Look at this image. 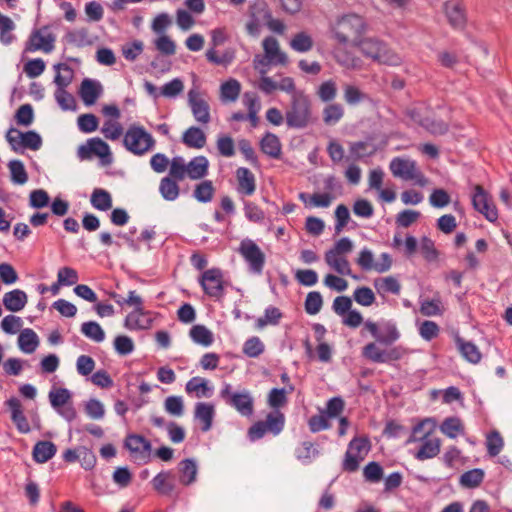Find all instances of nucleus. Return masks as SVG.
Returning <instances> with one entry per match:
<instances>
[{
  "label": "nucleus",
  "mask_w": 512,
  "mask_h": 512,
  "mask_svg": "<svg viewBox=\"0 0 512 512\" xmlns=\"http://www.w3.org/2000/svg\"><path fill=\"white\" fill-rule=\"evenodd\" d=\"M389 168L395 177L404 180H411L414 177V172L417 169L415 161L396 157L390 162Z\"/></svg>",
  "instance_id": "nucleus-19"
},
{
  "label": "nucleus",
  "mask_w": 512,
  "mask_h": 512,
  "mask_svg": "<svg viewBox=\"0 0 512 512\" xmlns=\"http://www.w3.org/2000/svg\"><path fill=\"white\" fill-rule=\"evenodd\" d=\"M295 390L293 384H289L288 387L284 388H273L268 394V404L270 407L278 410L287 403V394L292 393Z\"/></svg>",
  "instance_id": "nucleus-36"
},
{
  "label": "nucleus",
  "mask_w": 512,
  "mask_h": 512,
  "mask_svg": "<svg viewBox=\"0 0 512 512\" xmlns=\"http://www.w3.org/2000/svg\"><path fill=\"white\" fill-rule=\"evenodd\" d=\"M374 286L378 293H392L398 295L401 291L399 281L393 276L376 279Z\"/></svg>",
  "instance_id": "nucleus-40"
},
{
  "label": "nucleus",
  "mask_w": 512,
  "mask_h": 512,
  "mask_svg": "<svg viewBox=\"0 0 512 512\" xmlns=\"http://www.w3.org/2000/svg\"><path fill=\"white\" fill-rule=\"evenodd\" d=\"M365 19L355 13L339 17L332 26L333 38L341 45L355 47L367 32Z\"/></svg>",
  "instance_id": "nucleus-1"
},
{
  "label": "nucleus",
  "mask_w": 512,
  "mask_h": 512,
  "mask_svg": "<svg viewBox=\"0 0 512 512\" xmlns=\"http://www.w3.org/2000/svg\"><path fill=\"white\" fill-rule=\"evenodd\" d=\"M263 49L265 51V57L272 64L285 65L288 61L287 55L282 52L279 48V43L274 37H266L263 40Z\"/></svg>",
  "instance_id": "nucleus-20"
},
{
  "label": "nucleus",
  "mask_w": 512,
  "mask_h": 512,
  "mask_svg": "<svg viewBox=\"0 0 512 512\" xmlns=\"http://www.w3.org/2000/svg\"><path fill=\"white\" fill-rule=\"evenodd\" d=\"M324 259L326 264L336 273L340 275L352 276L355 279L357 278L356 276L352 275L350 263L346 256H334L332 252H326Z\"/></svg>",
  "instance_id": "nucleus-28"
},
{
  "label": "nucleus",
  "mask_w": 512,
  "mask_h": 512,
  "mask_svg": "<svg viewBox=\"0 0 512 512\" xmlns=\"http://www.w3.org/2000/svg\"><path fill=\"white\" fill-rule=\"evenodd\" d=\"M194 342L209 347L214 342V335L204 325H194Z\"/></svg>",
  "instance_id": "nucleus-58"
},
{
  "label": "nucleus",
  "mask_w": 512,
  "mask_h": 512,
  "mask_svg": "<svg viewBox=\"0 0 512 512\" xmlns=\"http://www.w3.org/2000/svg\"><path fill=\"white\" fill-rule=\"evenodd\" d=\"M358 47L364 56L377 61L380 64L398 66L401 64V57L390 49L384 42L375 38H362Z\"/></svg>",
  "instance_id": "nucleus-2"
},
{
  "label": "nucleus",
  "mask_w": 512,
  "mask_h": 512,
  "mask_svg": "<svg viewBox=\"0 0 512 512\" xmlns=\"http://www.w3.org/2000/svg\"><path fill=\"white\" fill-rule=\"evenodd\" d=\"M311 102L304 93H294L291 104L285 113L286 124L290 128L302 129L311 122Z\"/></svg>",
  "instance_id": "nucleus-3"
},
{
  "label": "nucleus",
  "mask_w": 512,
  "mask_h": 512,
  "mask_svg": "<svg viewBox=\"0 0 512 512\" xmlns=\"http://www.w3.org/2000/svg\"><path fill=\"white\" fill-rule=\"evenodd\" d=\"M265 346L257 336L250 337L244 342L243 353L250 358H257L264 352Z\"/></svg>",
  "instance_id": "nucleus-51"
},
{
  "label": "nucleus",
  "mask_w": 512,
  "mask_h": 512,
  "mask_svg": "<svg viewBox=\"0 0 512 512\" xmlns=\"http://www.w3.org/2000/svg\"><path fill=\"white\" fill-rule=\"evenodd\" d=\"M370 448V441L367 437H355L349 442L347 451L364 460Z\"/></svg>",
  "instance_id": "nucleus-42"
},
{
  "label": "nucleus",
  "mask_w": 512,
  "mask_h": 512,
  "mask_svg": "<svg viewBox=\"0 0 512 512\" xmlns=\"http://www.w3.org/2000/svg\"><path fill=\"white\" fill-rule=\"evenodd\" d=\"M322 305L323 298L320 292L312 291L307 294L304 303L306 313L309 315H315L321 310Z\"/></svg>",
  "instance_id": "nucleus-54"
},
{
  "label": "nucleus",
  "mask_w": 512,
  "mask_h": 512,
  "mask_svg": "<svg viewBox=\"0 0 512 512\" xmlns=\"http://www.w3.org/2000/svg\"><path fill=\"white\" fill-rule=\"evenodd\" d=\"M81 332L89 339L95 342H102L105 338V333L102 327L95 321L84 322L81 325Z\"/></svg>",
  "instance_id": "nucleus-48"
},
{
  "label": "nucleus",
  "mask_w": 512,
  "mask_h": 512,
  "mask_svg": "<svg viewBox=\"0 0 512 512\" xmlns=\"http://www.w3.org/2000/svg\"><path fill=\"white\" fill-rule=\"evenodd\" d=\"M71 393L66 388L53 389L49 392V400L51 406L57 410L58 408L68 404Z\"/></svg>",
  "instance_id": "nucleus-52"
},
{
  "label": "nucleus",
  "mask_w": 512,
  "mask_h": 512,
  "mask_svg": "<svg viewBox=\"0 0 512 512\" xmlns=\"http://www.w3.org/2000/svg\"><path fill=\"white\" fill-rule=\"evenodd\" d=\"M176 181H182L185 177L192 178V161L185 163L181 156H175L170 163L169 174L167 175Z\"/></svg>",
  "instance_id": "nucleus-22"
},
{
  "label": "nucleus",
  "mask_w": 512,
  "mask_h": 512,
  "mask_svg": "<svg viewBox=\"0 0 512 512\" xmlns=\"http://www.w3.org/2000/svg\"><path fill=\"white\" fill-rule=\"evenodd\" d=\"M27 294L20 289H14L4 294L2 302L4 307L11 312L22 310L27 304Z\"/></svg>",
  "instance_id": "nucleus-21"
},
{
  "label": "nucleus",
  "mask_w": 512,
  "mask_h": 512,
  "mask_svg": "<svg viewBox=\"0 0 512 512\" xmlns=\"http://www.w3.org/2000/svg\"><path fill=\"white\" fill-rule=\"evenodd\" d=\"M55 41L56 36L50 32L49 26H42L31 32L25 43L24 52L41 50L44 53H51L55 48Z\"/></svg>",
  "instance_id": "nucleus-8"
},
{
  "label": "nucleus",
  "mask_w": 512,
  "mask_h": 512,
  "mask_svg": "<svg viewBox=\"0 0 512 512\" xmlns=\"http://www.w3.org/2000/svg\"><path fill=\"white\" fill-rule=\"evenodd\" d=\"M125 148L135 155H143L155 145V140L144 127L131 125L123 138Z\"/></svg>",
  "instance_id": "nucleus-5"
},
{
  "label": "nucleus",
  "mask_w": 512,
  "mask_h": 512,
  "mask_svg": "<svg viewBox=\"0 0 512 512\" xmlns=\"http://www.w3.org/2000/svg\"><path fill=\"white\" fill-rule=\"evenodd\" d=\"M165 411L175 417H180L184 414V403L180 396H169L164 402Z\"/></svg>",
  "instance_id": "nucleus-59"
},
{
  "label": "nucleus",
  "mask_w": 512,
  "mask_h": 512,
  "mask_svg": "<svg viewBox=\"0 0 512 512\" xmlns=\"http://www.w3.org/2000/svg\"><path fill=\"white\" fill-rule=\"evenodd\" d=\"M236 177L238 181V192L248 196L255 192V176L248 168H238L236 170Z\"/></svg>",
  "instance_id": "nucleus-23"
},
{
  "label": "nucleus",
  "mask_w": 512,
  "mask_h": 512,
  "mask_svg": "<svg viewBox=\"0 0 512 512\" xmlns=\"http://www.w3.org/2000/svg\"><path fill=\"white\" fill-rule=\"evenodd\" d=\"M343 98L348 105L354 106L364 101L367 95L354 85H346L344 87Z\"/></svg>",
  "instance_id": "nucleus-57"
},
{
  "label": "nucleus",
  "mask_w": 512,
  "mask_h": 512,
  "mask_svg": "<svg viewBox=\"0 0 512 512\" xmlns=\"http://www.w3.org/2000/svg\"><path fill=\"white\" fill-rule=\"evenodd\" d=\"M365 328L377 342L383 345H391L400 338L396 325L390 321L381 324L379 327L375 322L368 320L365 322Z\"/></svg>",
  "instance_id": "nucleus-13"
},
{
  "label": "nucleus",
  "mask_w": 512,
  "mask_h": 512,
  "mask_svg": "<svg viewBox=\"0 0 512 512\" xmlns=\"http://www.w3.org/2000/svg\"><path fill=\"white\" fill-rule=\"evenodd\" d=\"M383 468L375 461L369 462L363 469V476L367 482L378 483L383 478Z\"/></svg>",
  "instance_id": "nucleus-55"
},
{
  "label": "nucleus",
  "mask_w": 512,
  "mask_h": 512,
  "mask_svg": "<svg viewBox=\"0 0 512 512\" xmlns=\"http://www.w3.org/2000/svg\"><path fill=\"white\" fill-rule=\"evenodd\" d=\"M15 29L14 22L6 15L0 14V41L4 45H9L15 39L11 33Z\"/></svg>",
  "instance_id": "nucleus-47"
},
{
  "label": "nucleus",
  "mask_w": 512,
  "mask_h": 512,
  "mask_svg": "<svg viewBox=\"0 0 512 512\" xmlns=\"http://www.w3.org/2000/svg\"><path fill=\"white\" fill-rule=\"evenodd\" d=\"M214 417V404L206 402H199L196 404L194 418L198 421L202 432H208L212 428Z\"/></svg>",
  "instance_id": "nucleus-16"
},
{
  "label": "nucleus",
  "mask_w": 512,
  "mask_h": 512,
  "mask_svg": "<svg viewBox=\"0 0 512 512\" xmlns=\"http://www.w3.org/2000/svg\"><path fill=\"white\" fill-rule=\"evenodd\" d=\"M503 445V438L498 431L494 430L488 434L486 446L487 452L491 457L497 456L501 452Z\"/></svg>",
  "instance_id": "nucleus-56"
},
{
  "label": "nucleus",
  "mask_w": 512,
  "mask_h": 512,
  "mask_svg": "<svg viewBox=\"0 0 512 512\" xmlns=\"http://www.w3.org/2000/svg\"><path fill=\"white\" fill-rule=\"evenodd\" d=\"M204 293L216 300L224 296L223 272L219 268L205 270L198 279Z\"/></svg>",
  "instance_id": "nucleus-9"
},
{
  "label": "nucleus",
  "mask_w": 512,
  "mask_h": 512,
  "mask_svg": "<svg viewBox=\"0 0 512 512\" xmlns=\"http://www.w3.org/2000/svg\"><path fill=\"white\" fill-rule=\"evenodd\" d=\"M444 11L449 24L454 29H463L466 25V15L463 5L458 0H450L444 4Z\"/></svg>",
  "instance_id": "nucleus-14"
},
{
  "label": "nucleus",
  "mask_w": 512,
  "mask_h": 512,
  "mask_svg": "<svg viewBox=\"0 0 512 512\" xmlns=\"http://www.w3.org/2000/svg\"><path fill=\"white\" fill-rule=\"evenodd\" d=\"M260 5L261 3H257L250 8V20L246 23V31L251 36H258L262 24L265 23Z\"/></svg>",
  "instance_id": "nucleus-35"
},
{
  "label": "nucleus",
  "mask_w": 512,
  "mask_h": 512,
  "mask_svg": "<svg viewBox=\"0 0 512 512\" xmlns=\"http://www.w3.org/2000/svg\"><path fill=\"white\" fill-rule=\"evenodd\" d=\"M241 92L240 82L236 79H229L220 86V99L223 103L235 102Z\"/></svg>",
  "instance_id": "nucleus-30"
},
{
  "label": "nucleus",
  "mask_w": 512,
  "mask_h": 512,
  "mask_svg": "<svg viewBox=\"0 0 512 512\" xmlns=\"http://www.w3.org/2000/svg\"><path fill=\"white\" fill-rule=\"evenodd\" d=\"M422 444L415 454V458L424 461L437 456L440 452L441 440L439 438H426L421 441Z\"/></svg>",
  "instance_id": "nucleus-27"
},
{
  "label": "nucleus",
  "mask_w": 512,
  "mask_h": 512,
  "mask_svg": "<svg viewBox=\"0 0 512 512\" xmlns=\"http://www.w3.org/2000/svg\"><path fill=\"white\" fill-rule=\"evenodd\" d=\"M261 151L271 158L278 159L281 156V143L279 138L270 132H267L260 141Z\"/></svg>",
  "instance_id": "nucleus-29"
},
{
  "label": "nucleus",
  "mask_w": 512,
  "mask_h": 512,
  "mask_svg": "<svg viewBox=\"0 0 512 512\" xmlns=\"http://www.w3.org/2000/svg\"><path fill=\"white\" fill-rule=\"evenodd\" d=\"M344 107L340 103H328L322 111V120L327 126L336 125L344 117Z\"/></svg>",
  "instance_id": "nucleus-32"
},
{
  "label": "nucleus",
  "mask_w": 512,
  "mask_h": 512,
  "mask_svg": "<svg viewBox=\"0 0 512 512\" xmlns=\"http://www.w3.org/2000/svg\"><path fill=\"white\" fill-rule=\"evenodd\" d=\"M153 488L161 495H171L174 491V483L170 472L162 471L152 479Z\"/></svg>",
  "instance_id": "nucleus-31"
},
{
  "label": "nucleus",
  "mask_w": 512,
  "mask_h": 512,
  "mask_svg": "<svg viewBox=\"0 0 512 512\" xmlns=\"http://www.w3.org/2000/svg\"><path fill=\"white\" fill-rule=\"evenodd\" d=\"M50 201L49 194L44 189H36L30 192L29 205L32 208L41 209L48 206Z\"/></svg>",
  "instance_id": "nucleus-61"
},
{
  "label": "nucleus",
  "mask_w": 512,
  "mask_h": 512,
  "mask_svg": "<svg viewBox=\"0 0 512 512\" xmlns=\"http://www.w3.org/2000/svg\"><path fill=\"white\" fill-rule=\"evenodd\" d=\"M319 455V450L315 447L314 443L304 441L301 446L296 448L295 456L303 463H310L314 458Z\"/></svg>",
  "instance_id": "nucleus-44"
},
{
  "label": "nucleus",
  "mask_w": 512,
  "mask_h": 512,
  "mask_svg": "<svg viewBox=\"0 0 512 512\" xmlns=\"http://www.w3.org/2000/svg\"><path fill=\"white\" fill-rule=\"evenodd\" d=\"M91 205L100 211H107L112 208L111 194L100 188L94 189L90 198Z\"/></svg>",
  "instance_id": "nucleus-37"
},
{
  "label": "nucleus",
  "mask_w": 512,
  "mask_h": 512,
  "mask_svg": "<svg viewBox=\"0 0 512 512\" xmlns=\"http://www.w3.org/2000/svg\"><path fill=\"white\" fill-rule=\"evenodd\" d=\"M354 300L362 306H371L375 302L374 292L369 287H358L353 293Z\"/></svg>",
  "instance_id": "nucleus-62"
},
{
  "label": "nucleus",
  "mask_w": 512,
  "mask_h": 512,
  "mask_svg": "<svg viewBox=\"0 0 512 512\" xmlns=\"http://www.w3.org/2000/svg\"><path fill=\"white\" fill-rule=\"evenodd\" d=\"M440 431L451 439L464 434V426L458 417H448L440 425Z\"/></svg>",
  "instance_id": "nucleus-38"
},
{
  "label": "nucleus",
  "mask_w": 512,
  "mask_h": 512,
  "mask_svg": "<svg viewBox=\"0 0 512 512\" xmlns=\"http://www.w3.org/2000/svg\"><path fill=\"white\" fill-rule=\"evenodd\" d=\"M14 117L18 125L29 126L34 119L33 107L30 104L21 105L17 109Z\"/></svg>",
  "instance_id": "nucleus-60"
},
{
  "label": "nucleus",
  "mask_w": 512,
  "mask_h": 512,
  "mask_svg": "<svg viewBox=\"0 0 512 512\" xmlns=\"http://www.w3.org/2000/svg\"><path fill=\"white\" fill-rule=\"evenodd\" d=\"M93 155L101 158L103 164L112 162L109 145L101 138H91L78 148V157L82 160L90 159Z\"/></svg>",
  "instance_id": "nucleus-11"
},
{
  "label": "nucleus",
  "mask_w": 512,
  "mask_h": 512,
  "mask_svg": "<svg viewBox=\"0 0 512 512\" xmlns=\"http://www.w3.org/2000/svg\"><path fill=\"white\" fill-rule=\"evenodd\" d=\"M472 204L474 209L485 216L488 221L494 222L497 220V209L493 204L490 195L481 185H475L474 187Z\"/></svg>",
  "instance_id": "nucleus-12"
},
{
  "label": "nucleus",
  "mask_w": 512,
  "mask_h": 512,
  "mask_svg": "<svg viewBox=\"0 0 512 512\" xmlns=\"http://www.w3.org/2000/svg\"><path fill=\"white\" fill-rule=\"evenodd\" d=\"M57 71L54 82L57 85L55 91V99L63 110H73L76 107L74 97L65 90V88L72 82L73 70L66 63H58L54 65Z\"/></svg>",
  "instance_id": "nucleus-4"
},
{
  "label": "nucleus",
  "mask_w": 512,
  "mask_h": 512,
  "mask_svg": "<svg viewBox=\"0 0 512 512\" xmlns=\"http://www.w3.org/2000/svg\"><path fill=\"white\" fill-rule=\"evenodd\" d=\"M430 422H431L430 419H425V420H422L421 422H419L418 424H416L413 427L412 432H411L409 438L407 439V443L423 441L426 438H428L431 435V433L433 431V428L431 427L430 429L425 430V427Z\"/></svg>",
  "instance_id": "nucleus-53"
},
{
  "label": "nucleus",
  "mask_w": 512,
  "mask_h": 512,
  "mask_svg": "<svg viewBox=\"0 0 512 512\" xmlns=\"http://www.w3.org/2000/svg\"><path fill=\"white\" fill-rule=\"evenodd\" d=\"M238 252L248 263L249 268L256 274H261L265 265V254L251 239L241 241Z\"/></svg>",
  "instance_id": "nucleus-10"
},
{
  "label": "nucleus",
  "mask_w": 512,
  "mask_h": 512,
  "mask_svg": "<svg viewBox=\"0 0 512 512\" xmlns=\"http://www.w3.org/2000/svg\"><path fill=\"white\" fill-rule=\"evenodd\" d=\"M151 325V319L143 310H133L130 312L124 321V326L129 330H142L147 329Z\"/></svg>",
  "instance_id": "nucleus-26"
},
{
  "label": "nucleus",
  "mask_w": 512,
  "mask_h": 512,
  "mask_svg": "<svg viewBox=\"0 0 512 512\" xmlns=\"http://www.w3.org/2000/svg\"><path fill=\"white\" fill-rule=\"evenodd\" d=\"M46 64L43 59L36 58L25 63L23 71L29 78L40 76L45 70Z\"/></svg>",
  "instance_id": "nucleus-64"
},
{
  "label": "nucleus",
  "mask_w": 512,
  "mask_h": 512,
  "mask_svg": "<svg viewBox=\"0 0 512 512\" xmlns=\"http://www.w3.org/2000/svg\"><path fill=\"white\" fill-rule=\"evenodd\" d=\"M178 181L175 179L165 176L161 179L159 184V192L161 196L167 201L175 200L179 195Z\"/></svg>",
  "instance_id": "nucleus-39"
},
{
  "label": "nucleus",
  "mask_w": 512,
  "mask_h": 512,
  "mask_svg": "<svg viewBox=\"0 0 512 512\" xmlns=\"http://www.w3.org/2000/svg\"><path fill=\"white\" fill-rule=\"evenodd\" d=\"M456 344L461 355L470 363L477 364L481 360V353L478 347L469 341H465L460 337L456 338Z\"/></svg>",
  "instance_id": "nucleus-34"
},
{
  "label": "nucleus",
  "mask_w": 512,
  "mask_h": 512,
  "mask_svg": "<svg viewBox=\"0 0 512 512\" xmlns=\"http://www.w3.org/2000/svg\"><path fill=\"white\" fill-rule=\"evenodd\" d=\"M39 339L37 334L30 328L23 329L18 336L19 348L27 354L33 353L38 347Z\"/></svg>",
  "instance_id": "nucleus-33"
},
{
  "label": "nucleus",
  "mask_w": 512,
  "mask_h": 512,
  "mask_svg": "<svg viewBox=\"0 0 512 512\" xmlns=\"http://www.w3.org/2000/svg\"><path fill=\"white\" fill-rule=\"evenodd\" d=\"M290 46L297 52H308L313 47V40L306 32H299L291 39Z\"/></svg>",
  "instance_id": "nucleus-50"
},
{
  "label": "nucleus",
  "mask_w": 512,
  "mask_h": 512,
  "mask_svg": "<svg viewBox=\"0 0 512 512\" xmlns=\"http://www.w3.org/2000/svg\"><path fill=\"white\" fill-rule=\"evenodd\" d=\"M103 87L97 80L85 78L81 82L79 94L83 103L87 106L93 105L101 96Z\"/></svg>",
  "instance_id": "nucleus-17"
},
{
  "label": "nucleus",
  "mask_w": 512,
  "mask_h": 512,
  "mask_svg": "<svg viewBox=\"0 0 512 512\" xmlns=\"http://www.w3.org/2000/svg\"><path fill=\"white\" fill-rule=\"evenodd\" d=\"M8 168L10 170L11 180L13 183L23 185L27 182L28 175L24 164L20 160H11L8 163Z\"/></svg>",
  "instance_id": "nucleus-49"
},
{
  "label": "nucleus",
  "mask_w": 512,
  "mask_h": 512,
  "mask_svg": "<svg viewBox=\"0 0 512 512\" xmlns=\"http://www.w3.org/2000/svg\"><path fill=\"white\" fill-rule=\"evenodd\" d=\"M6 140L14 152H18L23 148L33 151L39 150L42 146L41 136L34 130L21 132L11 127L6 133Z\"/></svg>",
  "instance_id": "nucleus-7"
},
{
  "label": "nucleus",
  "mask_w": 512,
  "mask_h": 512,
  "mask_svg": "<svg viewBox=\"0 0 512 512\" xmlns=\"http://www.w3.org/2000/svg\"><path fill=\"white\" fill-rule=\"evenodd\" d=\"M6 405L11 412V420L15 424L20 433H28L31 428L29 422L24 415L21 401L16 397H11L6 401Z\"/></svg>",
  "instance_id": "nucleus-15"
},
{
  "label": "nucleus",
  "mask_w": 512,
  "mask_h": 512,
  "mask_svg": "<svg viewBox=\"0 0 512 512\" xmlns=\"http://www.w3.org/2000/svg\"><path fill=\"white\" fill-rule=\"evenodd\" d=\"M57 452L56 445L47 440L38 441L32 451V456L37 463H46L50 460Z\"/></svg>",
  "instance_id": "nucleus-24"
},
{
  "label": "nucleus",
  "mask_w": 512,
  "mask_h": 512,
  "mask_svg": "<svg viewBox=\"0 0 512 512\" xmlns=\"http://www.w3.org/2000/svg\"><path fill=\"white\" fill-rule=\"evenodd\" d=\"M99 120L91 113L82 114L78 117V127L84 133H91L98 128Z\"/></svg>",
  "instance_id": "nucleus-63"
},
{
  "label": "nucleus",
  "mask_w": 512,
  "mask_h": 512,
  "mask_svg": "<svg viewBox=\"0 0 512 512\" xmlns=\"http://www.w3.org/2000/svg\"><path fill=\"white\" fill-rule=\"evenodd\" d=\"M337 85L334 80H326L317 89L318 98L324 103H331L337 96Z\"/></svg>",
  "instance_id": "nucleus-43"
},
{
  "label": "nucleus",
  "mask_w": 512,
  "mask_h": 512,
  "mask_svg": "<svg viewBox=\"0 0 512 512\" xmlns=\"http://www.w3.org/2000/svg\"><path fill=\"white\" fill-rule=\"evenodd\" d=\"M214 194L215 188L212 181L210 180H203L194 186V198H196L199 202H210L213 199Z\"/></svg>",
  "instance_id": "nucleus-41"
},
{
  "label": "nucleus",
  "mask_w": 512,
  "mask_h": 512,
  "mask_svg": "<svg viewBox=\"0 0 512 512\" xmlns=\"http://www.w3.org/2000/svg\"><path fill=\"white\" fill-rule=\"evenodd\" d=\"M124 446L132 454L147 455L151 450L150 441L138 434H129L125 439Z\"/></svg>",
  "instance_id": "nucleus-25"
},
{
  "label": "nucleus",
  "mask_w": 512,
  "mask_h": 512,
  "mask_svg": "<svg viewBox=\"0 0 512 512\" xmlns=\"http://www.w3.org/2000/svg\"><path fill=\"white\" fill-rule=\"evenodd\" d=\"M484 479V471L479 468H475L464 472L460 477V484L463 487L475 488L478 487Z\"/></svg>",
  "instance_id": "nucleus-46"
},
{
  "label": "nucleus",
  "mask_w": 512,
  "mask_h": 512,
  "mask_svg": "<svg viewBox=\"0 0 512 512\" xmlns=\"http://www.w3.org/2000/svg\"><path fill=\"white\" fill-rule=\"evenodd\" d=\"M285 417L279 410L267 414L264 421H258L248 430V436L252 441L261 439L267 432L278 435L284 428Z\"/></svg>",
  "instance_id": "nucleus-6"
},
{
  "label": "nucleus",
  "mask_w": 512,
  "mask_h": 512,
  "mask_svg": "<svg viewBox=\"0 0 512 512\" xmlns=\"http://www.w3.org/2000/svg\"><path fill=\"white\" fill-rule=\"evenodd\" d=\"M282 318V313L277 307L270 306L265 309L264 316L256 320V328L263 329L267 325H277Z\"/></svg>",
  "instance_id": "nucleus-45"
},
{
  "label": "nucleus",
  "mask_w": 512,
  "mask_h": 512,
  "mask_svg": "<svg viewBox=\"0 0 512 512\" xmlns=\"http://www.w3.org/2000/svg\"><path fill=\"white\" fill-rule=\"evenodd\" d=\"M229 405L245 417H250L254 412V401L247 391L235 392L230 397Z\"/></svg>",
  "instance_id": "nucleus-18"
}]
</instances>
